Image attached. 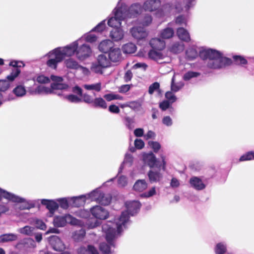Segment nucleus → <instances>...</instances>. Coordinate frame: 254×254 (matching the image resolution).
Wrapping results in <instances>:
<instances>
[{
  "instance_id": "nucleus-9",
  "label": "nucleus",
  "mask_w": 254,
  "mask_h": 254,
  "mask_svg": "<svg viewBox=\"0 0 254 254\" xmlns=\"http://www.w3.org/2000/svg\"><path fill=\"white\" fill-rule=\"evenodd\" d=\"M91 201H96L102 205H108L111 201V196L109 194H104L99 190H95L90 193Z\"/></svg>"
},
{
  "instance_id": "nucleus-46",
  "label": "nucleus",
  "mask_w": 254,
  "mask_h": 254,
  "mask_svg": "<svg viewBox=\"0 0 254 254\" xmlns=\"http://www.w3.org/2000/svg\"><path fill=\"white\" fill-rule=\"evenodd\" d=\"M65 66L71 69H77L80 66L78 63L72 59H69L64 62Z\"/></svg>"
},
{
  "instance_id": "nucleus-58",
  "label": "nucleus",
  "mask_w": 254,
  "mask_h": 254,
  "mask_svg": "<svg viewBox=\"0 0 254 254\" xmlns=\"http://www.w3.org/2000/svg\"><path fill=\"white\" fill-rule=\"evenodd\" d=\"M160 85L158 82H154L149 87V93L150 94H152L155 91L159 89Z\"/></svg>"
},
{
  "instance_id": "nucleus-28",
  "label": "nucleus",
  "mask_w": 254,
  "mask_h": 254,
  "mask_svg": "<svg viewBox=\"0 0 254 254\" xmlns=\"http://www.w3.org/2000/svg\"><path fill=\"white\" fill-rule=\"evenodd\" d=\"M1 197L12 201H16L20 200L18 196L5 191L0 188V200Z\"/></svg>"
},
{
  "instance_id": "nucleus-64",
  "label": "nucleus",
  "mask_w": 254,
  "mask_h": 254,
  "mask_svg": "<svg viewBox=\"0 0 254 254\" xmlns=\"http://www.w3.org/2000/svg\"><path fill=\"white\" fill-rule=\"evenodd\" d=\"M105 21L103 20L100 22L96 27H95L93 30L98 32H101L105 28Z\"/></svg>"
},
{
  "instance_id": "nucleus-35",
  "label": "nucleus",
  "mask_w": 254,
  "mask_h": 254,
  "mask_svg": "<svg viewBox=\"0 0 254 254\" xmlns=\"http://www.w3.org/2000/svg\"><path fill=\"white\" fill-rule=\"evenodd\" d=\"M174 34V30L172 28L167 27L160 32V36L163 39H168L172 38Z\"/></svg>"
},
{
  "instance_id": "nucleus-40",
  "label": "nucleus",
  "mask_w": 254,
  "mask_h": 254,
  "mask_svg": "<svg viewBox=\"0 0 254 254\" xmlns=\"http://www.w3.org/2000/svg\"><path fill=\"white\" fill-rule=\"evenodd\" d=\"M148 176L151 183L159 181L162 178V176L159 172L154 170L150 171L148 173Z\"/></svg>"
},
{
  "instance_id": "nucleus-62",
  "label": "nucleus",
  "mask_w": 254,
  "mask_h": 254,
  "mask_svg": "<svg viewBox=\"0 0 254 254\" xmlns=\"http://www.w3.org/2000/svg\"><path fill=\"white\" fill-rule=\"evenodd\" d=\"M134 145L138 149H142L144 146V143L141 139H136L134 140Z\"/></svg>"
},
{
  "instance_id": "nucleus-17",
  "label": "nucleus",
  "mask_w": 254,
  "mask_h": 254,
  "mask_svg": "<svg viewBox=\"0 0 254 254\" xmlns=\"http://www.w3.org/2000/svg\"><path fill=\"white\" fill-rule=\"evenodd\" d=\"M77 254H99V253L95 247L89 245L79 247L77 250Z\"/></svg>"
},
{
  "instance_id": "nucleus-43",
  "label": "nucleus",
  "mask_w": 254,
  "mask_h": 254,
  "mask_svg": "<svg viewBox=\"0 0 254 254\" xmlns=\"http://www.w3.org/2000/svg\"><path fill=\"white\" fill-rule=\"evenodd\" d=\"M34 230V227L29 226H26L24 227L18 229L17 231L23 235L31 236L33 233Z\"/></svg>"
},
{
  "instance_id": "nucleus-29",
  "label": "nucleus",
  "mask_w": 254,
  "mask_h": 254,
  "mask_svg": "<svg viewBox=\"0 0 254 254\" xmlns=\"http://www.w3.org/2000/svg\"><path fill=\"white\" fill-rule=\"evenodd\" d=\"M18 64V61H12L9 63L10 66H12L14 67L10 75L7 77V79L11 81H13L20 72V70L17 68Z\"/></svg>"
},
{
  "instance_id": "nucleus-16",
  "label": "nucleus",
  "mask_w": 254,
  "mask_h": 254,
  "mask_svg": "<svg viewBox=\"0 0 254 254\" xmlns=\"http://www.w3.org/2000/svg\"><path fill=\"white\" fill-rule=\"evenodd\" d=\"M90 193L82 195L79 196L73 197L70 198V201H72V205L75 207H79L84 204L86 199H90L91 200V196H88Z\"/></svg>"
},
{
  "instance_id": "nucleus-4",
  "label": "nucleus",
  "mask_w": 254,
  "mask_h": 254,
  "mask_svg": "<svg viewBox=\"0 0 254 254\" xmlns=\"http://www.w3.org/2000/svg\"><path fill=\"white\" fill-rule=\"evenodd\" d=\"M125 204L127 211L123 212L115 223L119 233L123 231V228L126 227V225L128 221L129 214L133 215L134 213H136L140 206L139 202L135 200L127 201Z\"/></svg>"
},
{
  "instance_id": "nucleus-10",
  "label": "nucleus",
  "mask_w": 254,
  "mask_h": 254,
  "mask_svg": "<svg viewBox=\"0 0 254 254\" xmlns=\"http://www.w3.org/2000/svg\"><path fill=\"white\" fill-rule=\"evenodd\" d=\"M90 212L93 217L99 220H105L109 215L108 211L99 205H96L91 208Z\"/></svg>"
},
{
  "instance_id": "nucleus-26",
  "label": "nucleus",
  "mask_w": 254,
  "mask_h": 254,
  "mask_svg": "<svg viewBox=\"0 0 254 254\" xmlns=\"http://www.w3.org/2000/svg\"><path fill=\"white\" fill-rule=\"evenodd\" d=\"M114 47V43L110 40H105L102 41L99 45L100 51L106 53Z\"/></svg>"
},
{
  "instance_id": "nucleus-27",
  "label": "nucleus",
  "mask_w": 254,
  "mask_h": 254,
  "mask_svg": "<svg viewBox=\"0 0 254 254\" xmlns=\"http://www.w3.org/2000/svg\"><path fill=\"white\" fill-rule=\"evenodd\" d=\"M147 187L148 185L144 180H138L134 183L133 189L137 192H142L147 189Z\"/></svg>"
},
{
  "instance_id": "nucleus-7",
  "label": "nucleus",
  "mask_w": 254,
  "mask_h": 254,
  "mask_svg": "<svg viewBox=\"0 0 254 254\" xmlns=\"http://www.w3.org/2000/svg\"><path fill=\"white\" fill-rule=\"evenodd\" d=\"M113 14L114 16L108 20V25L115 28H120L122 21L127 19L122 10H120L119 6L117 5L114 8L113 11Z\"/></svg>"
},
{
  "instance_id": "nucleus-12",
  "label": "nucleus",
  "mask_w": 254,
  "mask_h": 254,
  "mask_svg": "<svg viewBox=\"0 0 254 254\" xmlns=\"http://www.w3.org/2000/svg\"><path fill=\"white\" fill-rule=\"evenodd\" d=\"M51 79L54 82L51 84V87H48L52 90V93L54 92L55 90H66L68 86L64 83H62L63 78L60 76L51 75Z\"/></svg>"
},
{
  "instance_id": "nucleus-1",
  "label": "nucleus",
  "mask_w": 254,
  "mask_h": 254,
  "mask_svg": "<svg viewBox=\"0 0 254 254\" xmlns=\"http://www.w3.org/2000/svg\"><path fill=\"white\" fill-rule=\"evenodd\" d=\"M80 41L78 40L66 47L56 48L50 51L47 55L48 58L47 65L51 68L56 69L58 64L61 62L65 57H70L76 53Z\"/></svg>"
},
{
  "instance_id": "nucleus-24",
  "label": "nucleus",
  "mask_w": 254,
  "mask_h": 254,
  "mask_svg": "<svg viewBox=\"0 0 254 254\" xmlns=\"http://www.w3.org/2000/svg\"><path fill=\"white\" fill-rule=\"evenodd\" d=\"M190 183L192 187L197 190H201L205 187L202 181L196 177H192L190 180Z\"/></svg>"
},
{
  "instance_id": "nucleus-56",
  "label": "nucleus",
  "mask_w": 254,
  "mask_h": 254,
  "mask_svg": "<svg viewBox=\"0 0 254 254\" xmlns=\"http://www.w3.org/2000/svg\"><path fill=\"white\" fill-rule=\"evenodd\" d=\"M134 121L133 119L129 117H126L125 118V124L128 129H132L134 128Z\"/></svg>"
},
{
  "instance_id": "nucleus-45",
  "label": "nucleus",
  "mask_w": 254,
  "mask_h": 254,
  "mask_svg": "<svg viewBox=\"0 0 254 254\" xmlns=\"http://www.w3.org/2000/svg\"><path fill=\"white\" fill-rule=\"evenodd\" d=\"M142 103L139 101H134L127 102L125 104L126 107H128L134 110H139L141 107Z\"/></svg>"
},
{
  "instance_id": "nucleus-15",
  "label": "nucleus",
  "mask_w": 254,
  "mask_h": 254,
  "mask_svg": "<svg viewBox=\"0 0 254 254\" xmlns=\"http://www.w3.org/2000/svg\"><path fill=\"white\" fill-rule=\"evenodd\" d=\"M91 53L90 48L88 45L83 44L81 46L77 48L76 56L78 59L83 60L88 57Z\"/></svg>"
},
{
  "instance_id": "nucleus-47",
  "label": "nucleus",
  "mask_w": 254,
  "mask_h": 254,
  "mask_svg": "<svg viewBox=\"0 0 254 254\" xmlns=\"http://www.w3.org/2000/svg\"><path fill=\"white\" fill-rule=\"evenodd\" d=\"M104 98L107 101H111L114 100H123V97L118 94H115L114 93H110L109 94H105Z\"/></svg>"
},
{
  "instance_id": "nucleus-34",
  "label": "nucleus",
  "mask_w": 254,
  "mask_h": 254,
  "mask_svg": "<svg viewBox=\"0 0 254 254\" xmlns=\"http://www.w3.org/2000/svg\"><path fill=\"white\" fill-rule=\"evenodd\" d=\"M83 87L87 90L100 92L102 89V83L99 82L92 84H85L83 85Z\"/></svg>"
},
{
  "instance_id": "nucleus-23",
  "label": "nucleus",
  "mask_w": 254,
  "mask_h": 254,
  "mask_svg": "<svg viewBox=\"0 0 254 254\" xmlns=\"http://www.w3.org/2000/svg\"><path fill=\"white\" fill-rule=\"evenodd\" d=\"M110 37L114 41H119L124 37V32L121 28H115L110 32Z\"/></svg>"
},
{
  "instance_id": "nucleus-25",
  "label": "nucleus",
  "mask_w": 254,
  "mask_h": 254,
  "mask_svg": "<svg viewBox=\"0 0 254 254\" xmlns=\"http://www.w3.org/2000/svg\"><path fill=\"white\" fill-rule=\"evenodd\" d=\"M184 50V45L180 42H176L171 44L169 47V50L174 53L178 54Z\"/></svg>"
},
{
  "instance_id": "nucleus-11",
  "label": "nucleus",
  "mask_w": 254,
  "mask_h": 254,
  "mask_svg": "<svg viewBox=\"0 0 254 254\" xmlns=\"http://www.w3.org/2000/svg\"><path fill=\"white\" fill-rule=\"evenodd\" d=\"M161 6L160 0H145L142 7L145 11L153 12L158 10Z\"/></svg>"
},
{
  "instance_id": "nucleus-52",
  "label": "nucleus",
  "mask_w": 254,
  "mask_h": 254,
  "mask_svg": "<svg viewBox=\"0 0 254 254\" xmlns=\"http://www.w3.org/2000/svg\"><path fill=\"white\" fill-rule=\"evenodd\" d=\"M64 98L72 103H79L81 102V98L77 95L69 94L64 96Z\"/></svg>"
},
{
  "instance_id": "nucleus-48",
  "label": "nucleus",
  "mask_w": 254,
  "mask_h": 254,
  "mask_svg": "<svg viewBox=\"0 0 254 254\" xmlns=\"http://www.w3.org/2000/svg\"><path fill=\"white\" fill-rule=\"evenodd\" d=\"M13 93L17 97H22L26 94V90L24 86L18 85L13 90Z\"/></svg>"
},
{
  "instance_id": "nucleus-37",
  "label": "nucleus",
  "mask_w": 254,
  "mask_h": 254,
  "mask_svg": "<svg viewBox=\"0 0 254 254\" xmlns=\"http://www.w3.org/2000/svg\"><path fill=\"white\" fill-rule=\"evenodd\" d=\"M232 64L236 65H243L248 64V61L243 56L240 55H234L232 57Z\"/></svg>"
},
{
  "instance_id": "nucleus-54",
  "label": "nucleus",
  "mask_w": 254,
  "mask_h": 254,
  "mask_svg": "<svg viewBox=\"0 0 254 254\" xmlns=\"http://www.w3.org/2000/svg\"><path fill=\"white\" fill-rule=\"evenodd\" d=\"M156 194L155 187H152L148 191L142 193L141 196L144 197H150Z\"/></svg>"
},
{
  "instance_id": "nucleus-19",
  "label": "nucleus",
  "mask_w": 254,
  "mask_h": 254,
  "mask_svg": "<svg viewBox=\"0 0 254 254\" xmlns=\"http://www.w3.org/2000/svg\"><path fill=\"white\" fill-rule=\"evenodd\" d=\"M108 55L111 61L117 62L120 61L122 58L120 49L117 47H113L109 52Z\"/></svg>"
},
{
  "instance_id": "nucleus-59",
  "label": "nucleus",
  "mask_w": 254,
  "mask_h": 254,
  "mask_svg": "<svg viewBox=\"0 0 254 254\" xmlns=\"http://www.w3.org/2000/svg\"><path fill=\"white\" fill-rule=\"evenodd\" d=\"M133 161V157L131 155L126 154L123 164H127L130 166Z\"/></svg>"
},
{
  "instance_id": "nucleus-20",
  "label": "nucleus",
  "mask_w": 254,
  "mask_h": 254,
  "mask_svg": "<svg viewBox=\"0 0 254 254\" xmlns=\"http://www.w3.org/2000/svg\"><path fill=\"white\" fill-rule=\"evenodd\" d=\"M150 45L153 49L161 51L165 48L166 43L163 39L155 38L150 40Z\"/></svg>"
},
{
  "instance_id": "nucleus-14",
  "label": "nucleus",
  "mask_w": 254,
  "mask_h": 254,
  "mask_svg": "<svg viewBox=\"0 0 254 254\" xmlns=\"http://www.w3.org/2000/svg\"><path fill=\"white\" fill-rule=\"evenodd\" d=\"M49 242L53 249L57 251L64 250L65 245L61 239L57 236H52L49 238Z\"/></svg>"
},
{
  "instance_id": "nucleus-3",
  "label": "nucleus",
  "mask_w": 254,
  "mask_h": 254,
  "mask_svg": "<svg viewBox=\"0 0 254 254\" xmlns=\"http://www.w3.org/2000/svg\"><path fill=\"white\" fill-rule=\"evenodd\" d=\"M116 224L111 222H108L102 226V230L106 234V240L108 244L102 243L100 245V250L104 254H109L111 253V247H114L113 240L117 236L120 234L118 231H115Z\"/></svg>"
},
{
  "instance_id": "nucleus-8",
  "label": "nucleus",
  "mask_w": 254,
  "mask_h": 254,
  "mask_svg": "<svg viewBox=\"0 0 254 254\" xmlns=\"http://www.w3.org/2000/svg\"><path fill=\"white\" fill-rule=\"evenodd\" d=\"M97 64H93L91 69L97 73H102L101 68H107L110 66L111 61L108 56L105 54H101L98 56Z\"/></svg>"
},
{
  "instance_id": "nucleus-30",
  "label": "nucleus",
  "mask_w": 254,
  "mask_h": 254,
  "mask_svg": "<svg viewBox=\"0 0 254 254\" xmlns=\"http://www.w3.org/2000/svg\"><path fill=\"white\" fill-rule=\"evenodd\" d=\"M177 34L179 38L184 41L189 42L190 41V38L189 32L184 28L180 27L178 28L177 30Z\"/></svg>"
},
{
  "instance_id": "nucleus-13",
  "label": "nucleus",
  "mask_w": 254,
  "mask_h": 254,
  "mask_svg": "<svg viewBox=\"0 0 254 254\" xmlns=\"http://www.w3.org/2000/svg\"><path fill=\"white\" fill-rule=\"evenodd\" d=\"M131 36L136 40H142L146 38L148 33L146 30L139 26H134L130 30Z\"/></svg>"
},
{
  "instance_id": "nucleus-55",
  "label": "nucleus",
  "mask_w": 254,
  "mask_h": 254,
  "mask_svg": "<svg viewBox=\"0 0 254 254\" xmlns=\"http://www.w3.org/2000/svg\"><path fill=\"white\" fill-rule=\"evenodd\" d=\"M9 82L6 80H0V91H4L9 87Z\"/></svg>"
},
{
  "instance_id": "nucleus-18",
  "label": "nucleus",
  "mask_w": 254,
  "mask_h": 254,
  "mask_svg": "<svg viewBox=\"0 0 254 254\" xmlns=\"http://www.w3.org/2000/svg\"><path fill=\"white\" fill-rule=\"evenodd\" d=\"M36 247L34 241L30 238L24 239L19 241L15 246L16 248L18 249L23 248H35Z\"/></svg>"
},
{
  "instance_id": "nucleus-57",
  "label": "nucleus",
  "mask_w": 254,
  "mask_h": 254,
  "mask_svg": "<svg viewBox=\"0 0 254 254\" xmlns=\"http://www.w3.org/2000/svg\"><path fill=\"white\" fill-rule=\"evenodd\" d=\"M165 97L171 103L175 102L177 100V97L171 91L167 92Z\"/></svg>"
},
{
  "instance_id": "nucleus-22",
  "label": "nucleus",
  "mask_w": 254,
  "mask_h": 254,
  "mask_svg": "<svg viewBox=\"0 0 254 254\" xmlns=\"http://www.w3.org/2000/svg\"><path fill=\"white\" fill-rule=\"evenodd\" d=\"M149 57L153 59L159 63H163L164 62H162V60H164L166 57L162 52L159 51H156L154 50H152L148 53ZM166 62V61H164Z\"/></svg>"
},
{
  "instance_id": "nucleus-44",
  "label": "nucleus",
  "mask_w": 254,
  "mask_h": 254,
  "mask_svg": "<svg viewBox=\"0 0 254 254\" xmlns=\"http://www.w3.org/2000/svg\"><path fill=\"white\" fill-rule=\"evenodd\" d=\"M85 235V231L83 229L74 231L72 234V238L76 241L82 240Z\"/></svg>"
},
{
  "instance_id": "nucleus-36",
  "label": "nucleus",
  "mask_w": 254,
  "mask_h": 254,
  "mask_svg": "<svg viewBox=\"0 0 254 254\" xmlns=\"http://www.w3.org/2000/svg\"><path fill=\"white\" fill-rule=\"evenodd\" d=\"M175 76L174 75L171 80V89L172 91L176 92L181 90L184 87V83L182 81L175 82Z\"/></svg>"
},
{
  "instance_id": "nucleus-50",
  "label": "nucleus",
  "mask_w": 254,
  "mask_h": 254,
  "mask_svg": "<svg viewBox=\"0 0 254 254\" xmlns=\"http://www.w3.org/2000/svg\"><path fill=\"white\" fill-rule=\"evenodd\" d=\"M227 252L226 246L221 243L217 244L215 248L216 254H225Z\"/></svg>"
},
{
  "instance_id": "nucleus-42",
  "label": "nucleus",
  "mask_w": 254,
  "mask_h": 254,
  "mask_svg": "<svg viewBox=\"0 0 254 254\" xmlns=\"http://www.w3.org/2000/svg\"><path fill=\"white\" fill-rule=\"evenodd\" d=\"M186 57L189 60H192L195 59L197 56V51L195 48H190L186 52Z\"/></svg>"
},
{
  "instance_id": "nucleus-49",
  "label": "nucleus",
  "mask_w": 254,
  "mask_h": 254,
  "mask_svg": "<svg viewBox=\"0 0 254 254\" xmlns=\"http://www.w3.org/2000/svg\"><path fill=\"white\" fill-rule=\"evenodd\" d=\"M200 75L199 72L189 71L184 75L183 79L185 81H189L192 78L199 76Z\"/></svg>"
},
{
  "instance_id": "nucleus-53",
  "label": "nucleus",
  "mask_w": 254,
  "mask_h": 254,
  "mask_svg": "<svg viewBox=\"0 0 254 254\" xmlns=\"http://www.w3.org/2000/svg\"><path fill=\"white\" fill-rule=\"evenodd\" d=\"M152 21V16L150 14H146L142 21V24L144 26H147L149 25Z\"/></svg>"
},
{
  "instance_id": "nucleus-31",
  "label": "nucleus",
  "mask_w": 254,
  "mask_h": 254,
  "mask_svg": "<svg viewBox=\"0 0 254 254\" xmlns=\"http://www.w3.org/2000/svg\"><path fill=\"white\" fill-rule=\"evenodd\" d=\"M41 203L42 204L46 205L51 213H53L59 207L58 204L52 200L42 199Z\"/></svg>"
},
{
  "instance_id": "nucleus-51",
  "label": "nucleus",
  "mask_w": 254,
  "mask_h": 254,
  "mask_svg": "<svg viewBox=\"0 0 254 254\" xmlns=\"http://www.w3.org/2000/svg\"><path fill=\"white\" fill-rule=\"evenodd\" d=\"M254 159V151H249L243 154L239 159L240 161H249Z\"/></svg>"
},
{
  "instance_id": "nucleus-61",
  "label": "nucleus",
  "mask_w": 254,
  "mask_h": 254,
  "mask_svg": "<svg viewBox=\"0 0 254 254\" xmlns=\"http://www.w3.org/2000/svg\"><path fill=\"white\" fill-rule=\"evenodd\" d=\"M148 144L155 152L158 151L160 148V145L157 142L149 141Z\"/></svg>"
},
{
  "instance_id": "nucleus-60",
  "label": "nucleus",
  "mask_w": 254,
  "mask_h": 254,
  "mask_svg": "<svg viewBox=\"0 0 254 254\" xmlns=\"http://www.w3.org/2000/svg\"><path fill=\"white\" fill-rule=\"evenodd\" d=\"M82 98L83 99V101L88 104H91L93 103L94 99L92 98V97L87 94H84L83 95H82Z\"/></svg>"
},
{
  "instance_id": "nucleus-5",
  "label": "nucleus",
  "mask_w": 254,
  "mask_h": 254,
  "mask_svg": "<svg viewBox=\"0 0 254 254\" xmlns=\"http://www.w3.org/2000/svg\"><path fill=\"white\" fill-rule=\"evenodd\" d=\"M118 5L119 6L126 19L135 18L142 12V7L139 3L132 4L129 7H127L125 3L120 2L118 3Z\"/></svg>"
},
{
  "instance_id": "nucleus-33",
  "label": "nucleus",
  "mask_w": 254,
  "mask_h": 254,
  "mask_svg": "<svg viewBox=\"0 0 254 254\" xmlns=\"http://www.w3.org/2000/svg\"><path fill=\"white\" fill-rule=\"evenodd\" d=\"M143 159L145 163H146L150 167L154 166L156 162V158L152 153L144 154L143 155Z\"/></svg>"
},
{
  "instance_id": "nucleus-38",
  "label": "nucleus",
  "mask_w": 254,
  "mask_h": 254,
  "mask_svg": "<svg viewBox=\"0 0 254 254\" xmlns=\"http://www.w3.org/2000/svg\"><path fill=\"white\" fill-rule=\"evenodd\" d=\"M122 50L125 54H130L134 53L136 51V47L134 44L128 43L123 46Z\"/></svg>"
},
{
  "instance_id": "nucleus-41",
  "label": "nucleus",
  "mask_w": 254,
  "mask_h": 254,
  "mask_svg": "<svg viewBox=\"0 0 254 254\" xmlns=\"http://www.w3.org/2000/svg\"><path fill=\"white\" fill-rule=\"evenodd\" d=\"M92 104L95 107H99L102 109H106L107 107V105L105 100L101 97L95 98Z\"/></svg>"
},
{
  "instance_id": "nucleus-21",
  "label": "nucleus",
  "mask_w": 254,
  "mask_h": 254,
  "mask_svg": "<svg viewBox=\"0 0 254 254\" xmlns=\"http://www.w3.org/2000/svg\"><path fill=\"white\" fill-rule=\"evenodd\" d=\"M29 92L31 95L36 94H51L52 90L48 87H45L43 85L39 86L35 89H29L28 90Z\"/></svg>"
},
{
  "instance_id": "nucleus-63",
  "label": "nucleus",
  "mask_w": 254,
  "mask_h": 254,
  "mask_svg": "<svg viewBox=\"0 0 254 254\" xmlns=\"http://www.w3.org/2000/svg\"><path fill=\"white\" fill-rule=\"evenodd\" d=\"M60 203V206L64 209H66L68 206V202L66 198H60L58 200Z\"/></svg>"
},
{
  "instance_id": "nucleus-6",
  "label": "nucleus",
  "mask_w": 254,
  "mask_h": 254,
  "mask_svg": "<svg viewBox=\"0 0 254 254\" xmlns=\"http://www.w3.org/2000/svg\"><path fill=\"white\" fill-rule=\"evenodd\" d=\"M54 224L55 226L64 227L66 223L72 225L82 226L83 223L78 219L73 217L71 215L67 214L64 216H57L54 219Z\"/></svg>"
},
{
  "instance_id": "nucleus-2",
  "label": "nucleus",
  "mask_w": 254,
  "mask_h": 254,
  "mask_svg": "<svg viewBox=\"0 0 254 254\" xmlns=\"http://www.w3.org/2000/svg\"><path fill=\"white\" fill-rule=\"evenodd\" d=\"M232 64V59L223 57L219 51L207 49V67L219 69Z\"/></svg>"
},
{
  "instance_id": "nucleus-32",
  "label": "nucleus",
  "mask_w": 254,
  "mask_h": 254,
  "mask_svg": "<svg viewBox=\"0 0 254 254\" xmlns=\"http://www.w3.org/2000/svg\"><path fill=\"white\" fill-rule=\"evenodd\" d=\"M17 235L13 233H7L0 235V243H8L17 240Z\"/></svg>"
},
{
  "instance_id": "nucleus-39",
  "label": "nucleus",
  "mask_w": 254,
  "mask_h": 254,
  "mask_svg": "<svg viewBox=\"0 0 254 254\" xmlns=\"http://www.w3.org/2000/svg\"><path fill=\"white\" fill-rule=\"evenodd\" d=\"M20 200L18 201H14L15 202H21L19 207L21 210L29 209L34 207V204L29 201H26L25 199L20 197Z\"/></svg>"
}]
</instances>
